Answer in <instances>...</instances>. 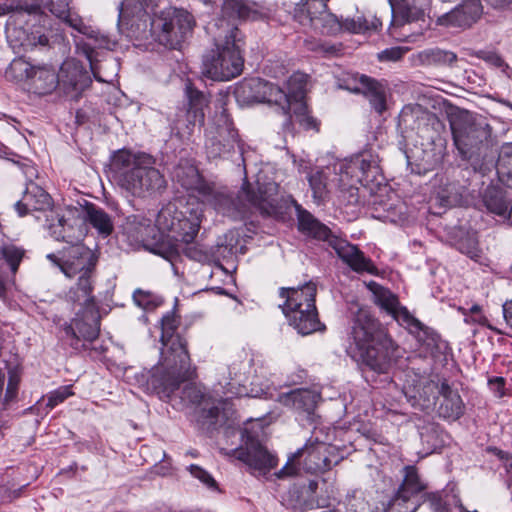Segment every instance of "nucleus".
<instances>
[{
	"mask_svg": "<svg viewBox=\"0 0 512 512\" xmlns=\"http://www.w3.org/2000/svg\"><path fill=\"white\" fill-rule=\"evenodd\" d=\"M383 177L371 154L362 153L348 159L337 160L308 176V182L316 201H325L336 195L349 205L365 202L367 195L376 196L386 191Z\"/></svg>",
	"mask_w": 512,
	"mask_h": 512,
	"instance_id": "obj_1",
	"label": "nucleus"
},
{
	"mask_svg": "<svg viewBox=\"0 0 512 512\" xmlns=\"http://www.w3.org/2000/svg\"><path fill=\"white\" fill-rule=\"evenodd\" d=\"M270 15V9L247 0H224L222 18L213 24L215 49L204 56L202 74L215 81H228L240 75L244 60L242 40L235 24L237 19L261 20Z\"/></svg>",
	"mask_w": 512,
	"mask_h": 512,
	"instance_id": "obj_2",
	"label": "nucleus"
},
{
	"mask_svg": "<svg viewBox=\"0 0 512 512\" xmlns=\"http://www.w3.org/2000/svg\"><path fill=\"white\" fill-rule=\"evenodd\" d=\"M175 180L188 192L190 197L199 200L183 204L169 203L163 207L156 217V224H200L203 221L202 206L211 204L223 214L231 215L235 203L225 194L215 193L213 187L206 183L199 174L198 169L189 163H180L173 172Z\"/></svg>",
	"mask_w": 512,
	"mask_h": 512,
	"instance_id": "obj_3",
	"label": "nucleus"
},
{
	"mask_svg": "<svg viewBox=\"0 0 512 512\" xmlns=\"http://www.w3.org/2000/svg\"><path fill=\"white\" fill-rule=\"evenodd\" d=\"M351 333L360 350L362 363L378 374L388 373L399 356V348L381 324L368 311L359 309Z\"/></svg>",
	"mask_w": 512,
	"mask_h": 512,
	"instance_id": "obj_4",
	"label": "nucleus"
},
{
	"mask_svg": "<svg viewBox=\"0 0 512 512\" xmlns=\"http://www.w3.org/2000/svg\"><path fill=\"white\" fill-rule=\"evenodd\" d=\"M161 343V357L152 384L161 398H170L183 382L194 377L195 369L191 367L186 342L179 335L165 336Z\"/></svg>",
	"mask_w": 512,
	"mask_h": 512,
	"instance_id": "obj_5",
	"label": "nucleus"
},
{
	"mask_svg": "<svg viewBox=\"0 0 512 512\" xmlns=\"http://www.w3.org/2000/svg\"><path fill=\"white\" fill-rule=\"evenodd\" d=\"M155 160L145 153L119 150L113 157L117 181L134 196L145 197L165 185L163 175L154 167Z\"/></svg>",
	"mask_w": 512,
	"mask_h": 512,
	"instance_id": "obj_6",
	"label": "nucleus"
},
{
	"mask_svg": "<svg viewBox=\"0 0 512 512\" xmlns=\"http://www.w3.org/2000/svg\"><path fill=\"white\" fill-rule=\"evenodd\" d=\"M257 193L249 189L248 184H244L243 193L250 205L258 210L262 215L272 217L277 221H288L295 215L298 224H320L316 222L310 212L303 209L291 196L282 197L277 201L274 196L278 192L276 182L261 183L257 180Z\"/></svg>",
	"mask_w": 512,
	"mask_h": 512,
	"instance_id": "obj_7",
	"label": "nucleus"
},
{
	"mask_svg": "<svg viewBox=\"0 0 512 512\" xmlns=\"http://www.w3.org/2000/svg\"><path fill=\"white\" fill-rule=\"evenodd\" d=\"M317 288L313 282L297 288H281L280 296L285 302L280 305L288 322L299 334L309 335L324 326L318 318L315 305Z\"/></svg>",
	"mask_w": 512,
	"mask_h": 512,
	"instance_id": "obj_8",
	"label": "nucleus"
},
{
	"mask_svg": "<svg viewBox=\"0 0 512 512\" xmlns=\"http://www.w3.org/2000/svg\"><path fill=\"white\" fill-rule=\"evenodd\" d=\"M219 111L208 122L205 129V149L209 159H217L229 154L237 144L244 167L247 166V158L243 155L242 146L238 144V133L233 127V123L223 107L222 103L218 106Z\"/></svg>",
	"mask_w": 512,
	"mask_h": 512,
	"instance_id": "obj_9",
	"label": "nucleus"
},
{
	"mask_svg": "<svg viewBox=\"0 0 512 512\" xmlns=\"http://www.w3.org/2000/svg\"><path fill=\"white\" fill-rule=\"evenodd\" d=\"M195 25L193 16L184 9L169 7L151 21V31L158 42L171 49H177L192 32Z\"/></svg>",
	"mask_w": 512,
	"mask_h": 512,
	"instance_id": "obj_10",
	"label": "nucleus"
},
{
	"mask_svg": "<svg viewBox=\"0 0 512 512\" xmlns=\"http://www.w3.org/2000/svg\"><path fill=\"white\" fill-rule=\"evenodd\" d=\"M6 77L17 82H26L39 95L49 94L59 85V77L53 66L32 64L23 58L14 59L10 63Z\"/></svg>",
	"mask_w": 512,
	"mask_h": 512,
	"instance_id": "obj_11",
	"label": "nucleus"
},
{
	"mask_svg": "<svg viewBox=\"0 0 512 512\" xmlns=\"http://www.w3.org/2000/svg\"><path fill=\"white\" fill-rule=\"evenodd\" d=\"M298 230L308 238L327 242L354 271L373 272L374 265L372 262L355 245L332 234L328 226H298Z\"/></svg>",
	"mask_w": 512,
	"mask_h": 512,
	"instance_id": "obj_12",
	"label": "nucleus"
},
{
	"mask_svg": "<svg viewBox=\"0 0 512 512\" xmlns=\"http://www.w3.org/2000/svg\"><path fill=\"white\" fill-rule=\"evenodd\" d=\"M307 86V75L296 72L287 81V91H284L286 100L278 103L283 114L287 116L284 127L288 128L293 118L305 129H314L317 123L307 112L304 97Z\"/></svg>",
	"mask_w": 512,
	"mask_h": 512,
	"instance_id": "obj_13",
	"label": "nucleus"
},
{
	"mask_svg": "<svg viewBox=\"0 0 512 512\" xmlns=\"http://www.w3.org/2000/svg\"><path fill=\"white\" fill-rule=\"evenodd\" d=\"M243 444L235 449L221 448L222 454L234 457L243 462L249 470L265 475L277 465V458L262 443L251 435L246 429L240 431Z\"/></svg>",
	"mask_w": 512,
	"mask_h": 512,
	"instance_id": "obj_14",
	"label": "nucleus"
},
{
	"mask_svg": "<svg viewBox=\"0 0 512 512\" xmlns=\"http://www.w3.org/2000/svg\"><path fill=\"white\" fill-rule=\"evenodd\" d=\"M146 247L157 254L178 253L181 245L191 244L198 234L199 226H177L179 230L174 231V226H145Z\"/></svg>",
	"mask_w": 512,
	"mask_h": 512,
	"instance_id": "obj_15",
	"label": "nucleus"
},
{
	"mask_svg": "<svg viewBox=\"0 0 512 512\" xmlns=\"http://www.w3.org/2000/svg\"><path fill=\"white\" fill-rule=\"evenodd\" d=\"M253 359L246 349L234 351L226 368L219 371L218 384L227 397L246 394L244 383L252 366Z\"/></svg>",
	"mask_w": 512,
	"mask_h": 512,
	"instance_id": "obj_16",
	"label": "nucleus"
},
{
	"mask_svg": "<svg viewBox=\"0 0 512 512\" xmlns=\"http://www.w3.org/2000/svg\"><path fill=\"white\" fill-rule=\"evenodd\" d=\"M451 129L455 146L464 159H470L491 135L490 125L482 119L454 122Z\"/></svg>",
	"mask_w": 512,
	"mask_h": 512,
	"instance_id": "obj_17",
	"label": "nucleus"
},
{
	"mask_svg": "<svg viewBox=\"0 0 512 512\" xmlns=\"http://www.w3.org/2000/svg\"><path fill=\"white\" fill-rule=\"evenodd\" d=\"M92 283L91 278L86 276H80L75 287H72L67 293V299L73 304H77L81 307L80 311H87L88 316V330L83 331V322H77V328L84 336L88 339L97 338L100 331V315L99 311L92 295Z\"/></svg>",
	"mask_w": 512,
	"mask_h": 512,
	"instance_id": "obj_18",
	"label": "nucleus"
},
{
	"mask_svg": "<svg viewBox=\"0 0 512 512\" xmlns=\"http://www.w3.org/2000/svg\"><path fill=\"white\" fill-rule=\"evenodd\" d=\"M235 96L238 102L247 105L266 102L278 106L279 102L286 100L283 89L261 78L245 79L239 83Z\"/></svg>",
	"mask_w": 512,
	"mask_h": 512,
	"instance_id": "obj_19",
	"label": "nucleus"
},
{
	"mask_svg": "<svg viewBox=\"0 0 512 512\" xmlns=\"http://www.w3.org/2000/svg\"><path fill=\"white\" fill-rule=\"evenodd\" d=\"M368 287L373 294L375 304L390 314L400 325L411 330L422 328L421 322L411 315L406 307L400 305L398 297L389 289L375 282H371Z\"/></svg>",
	"mask_w": 512,
	"mask_h": 512,
	"instance_id": "obj_20",
	"label": "nucleus"
},
{
	"mask_svg": "<svg viewBox=\"0 0 512 512\" xmlns=\"http://www.w3.org/2000/svg\"><path fill=\"white\" fill-rule=\"evenodd\" d=\"M441 382L440 379L435 380L415 374L404 387L405 395L413 406L421 410L431 409L440 395Z\"/></svg>",
	"mask_w": 512,
	"mask_h": 512,
	"instance_id": "obj_21",
	"label": "nucleus"
},
{
	"mask_svg": "<svg viewBox=\"0 0 512 512\" xmlns=\"http://www.w3.org/2000/svg\"><path fill=\"white\" fill-rule=\"evenodd\" d=\"M59 84L62 85L66 93L72 94L77 98L91 84V78L87 70L81 63L73 58L66 59L59 73Z\"/></svg>",
	"mask_w": 512,
	"mask_h": 512,
	"instance_id": "obj_22",
	"label": "nucleus"
},
{
	"mask_svg": "<svg viewBox=\"0 0 512 512\" xmlns=\"http://www.w3.org/2000/svg\"><path fill=\"white\" fill-rule=\"evenodd\" d=\"M483 13L480 0H462L451 11L438 18V24L447 27H469L476 22Z\"/></svg>",
	"mask_w": 512,
	"mask_h": 512,
	"instance_id": "obj_23",
	"label": "nucleus"
},
{
	"mask_svg": "<svg viewBox=\"0 0 512 512\" xmlns=\"http://www.w3.org/2000/svg\"><path fill=\"white\" fill-rule=\"evenodd\" d=\"M95 258L91 249L84 245H76L70 248L67 258L61 266L62 272L69 278L81 273L80 276L91 278V274L96 265Z\"/></svg>",
	"mask_w": 512,
	"mask_h": 512,
	"instance_id": "obj_24",
	"label": "nucleus"
},
{
	"mask_svg": "<svg viewBox=\"0 0 512 512\" xmlns=\"http://www.w3.org/2000/svg\"><path fill=\"white\" fill-rule=\"evenodd\" d=\"M51 207L50 195L39 185L30 181L22 199L15 203L14 209L19 216H24L30 211L44 212Z\"/></svg>",
	"mask_w": 512,
	"mask_h": 512,
	"instance_id": "obj_25",
	"label": "nucleus"
},
{
	"mask_svg": "<svg viewBox=\"0 0 512 512\" xmlns=\"http://www.w3.org/2000/svg\"><path fill=\"white\" fill-rule=\"evenodd\" d=\"M182 399L188 400L192 404H202L199 414V422L202 425H207V429L214 427L218 424L220 418V409L218 406L209 405L204 399V394L197 386L189 384L186 385L182 391Z\"/></svg>",
	"mask_w": 512,
	"mask_h": 512,
	"instance_id": "obj_26",
	"label": "nucleus"
},
{
	"mask_svg": "<svg viewBox=\"0 0 512 512\" xmlns=\"http://www.w3.org/2000/svg\"><path fill=\"white\" fill-rule=\"evenodd\" d=\"M355 79L359 83V86L355 88V91L364 94L376 112L379 114L383 113L387 108L386 86L382 82L363 74L357 75Z\"/></svg>",
	"mask_w": 512,
	"mask_h": 512,
	"instance_id": "obj_27",
	"label": "nucleus"
},
{
	"mask_svg": "<svg viewBox=\"0 0 512 512\" xmlns=\"http://www.w3.org/2000/svg\"><path fill=\"white\" fill-rule=\"evenodd\" d=\"M439 396H442V401L438 408L439 415L452 420L460 418L464 411L462 399L458 392L449 386L446 380H442L441 382Z\"/></svg>",
	"mask_w": 512,
	"mask_h": 512,
	"instance_id": "obj_28",
	"label": "nucleus"
},
{
	"mask_svg": "<svg viewBox=\"0 0 512 512\" xmlns=\"http://www.w3.org/2000/svg\"><path fill=\"white\" fill-rule=\"evenodd\" d=\"M446 228L447 235L450 236V243L461 253L475 260L480 257L478 241L474 235L466 232L463 226H446Z\"/></svg>",
	"mask_w": 512,
	"mask_h": 512,
	"instance_id": "obj_29",
	"label": "nucleus"
},
{
	"mask_svg": "<svg viewBox=\"0 0 512 512\" xmlns=\"http://www.w3.org/2000/svg\"><path fill=\"white\" fill-rule=\"evenodd\" d=\"M319 399L320 395L309 389H296L279 396L280 402L284 405L308 413H311L315 409Z\"/></svg>",
	"mask_w": 512,
	"mask_h": 512,
	"instance_id": "obj_30",
	"label": "nucleus"
},
{
	"mask_svg": "<svg viewBox=\"0 0 512 512\" xmlns=\"http://www.w3.org/2000/svg\"><path fill=\"white\" fill-rule=\"evenodd\" d=\"M185 94L188 99V117L192 122L204 123V108L208 104L207 96L196 89L190 81L186 82Z\"/></svg>",
	"mask_w": 512,
	"mask_h": 512,
	"instance_id": "obj_31",
	"label": "nucleus"
},
{
	"mask_svg": "<svg viewBox=\"0 0 512 512\" xmlns=\"http://www.w3.org/2000/svg\"><path fill=\"white\" fill-rule=\"evenodd\" d=\"M425 488L426 485L420 479L417 469L414 466H406L404 467L403 482L397 491V498L406 502L413 495L423 491Z\"/></svg>",
	"mask_w": 512,
	"mask_h": 512,
	"instance_id": "obj_32",
	"label": "nucleus"
},
{
	"mask_svg": "<svg viewBox=\"0 0 512 512\" xmlns=\"http://www.w3.org/2000/svg\"><path fill=\"white\" fill-rule=\"evenodd\" d=\"M47 9L78 32L86 33L87 27L76 13L71 12L67 0H60L58 2L51 1L47 4Z\"/></svg>",
	"mask_w": 512,
	"mask_h": 512,
	"instance_id": "obj_33",
	"label": "nucleus"
},
{
	"mask_svg": "<svg viewBox=\"0 0 512 512\" xmlns=\"http://www.w3.org/2000/svg\"><path fill=\"white\" fill-rule=\"evenodd\" d=\"M78 321L85 323L83 325V331L84 332L87 331L89 328V326L87 324V322L89 321L88 316H87V311H79L76 314V317L72 320L71 324L65 328V334L67 337L70 338V345L76 350L85 348L86 347L85 342L90 343L96 339V338H91V339L86 338L84 336V333H81L78 330V328L76 327Z\"/></svg>",
	"mask_w": 512,
	"mask_h": 512,
	"instance_id": "obj_34",
	"label": "nucleus"
},
{
	"mask_svg": "<svg viewBox=\"0 0 512 512\" xmlns=\"http://www.w3.org/2000/svg\"><path fill=\"white\" fill-rule=\"evenodd\" d=\"M51 236L57 241H63L74 248L83 240L87 233L86 226H50Z\"/></svg>",
	"mask_w": 512,
	"mask_h": 512,
	"instance_id": "obj_35",
	"label": "nucleus"
},
{
	"mask_svg": "<svg viewBox=\"0 0 512 512\" xmlns=\"http://www.w3.org/2000/svg\"><path fill=\"white\" fill-rule=\"evenodd\" d=\"M318 446H308L306 445L303 448L298 449L288 460L287 464L277 473V476L279 478H283L286 476L294 475L297 472V468L294 465V462L307 454V457L309 458V461L313 463V466L310 465L308 469H319L320 465L318 462L314 461V458L316 457V454L319 453Z\"/></svg>",
	"mask_w": 512,
	"mask_h": 512,
	"instance_id": "obj_36",
	"label": "nucleus"
},
{
	"mask_svg": "<svg viewBox=\"0 0 512 512\" xmlns=\"http://www.w3.org/2000/svg\"><path fill=\"white\" fill-rule=\"evenodd\" d=\"M87 59L90 63V69L94 78L99 82L109 83L113 80L114 72L118 68L116 60L112 57L105 59L103 63L98 64L94 61L92 53H87Z\"/></svg>",
	"mask_w": 512,
	"mask_h": 512,
	"instance_id": "obj_37",
	"label": "nucleus"
},
{
	"mask_svg": "<svg viewBox=\"0 0 512 512\" xmlns=\"http://www.w3.org/2000/svg\"><path fill=\"white\" fill-rule=\"evenodd\" d=\"M401 13L406 21H416L425 15L431 0H401Z\"/></svg>",
	"mask_w": 512,
	"mask_h": 512,
	"instance_id": "obj_38",
	"label": "nucleus"
},
{
	"mask_svg": "<svg viewBox=\"0 0 512 512\" xmlns=\"http://www.w3.org/2000/svg\"><path fill=\"white\" fill-rule=\"evenodd\" d=\"M78 215L89 224H111L110 217L99 207L92 203L86 204L78 211Z\"/></svg>",
	"mask_w": 512,
	"mask_h": 512,
	"instance_id": "obj_39",
	"label": "nucleus"
},
{
	"mask_svg": "<svg viewBox=\"0 0 512 512\" xmlns=\"http://www.w3.org/2000/svg\"><path fill=\"white\" fill-rule=\"evenodd\" d=\"M143 12L141 3L138 0H123L119 5V23L128 25L134 17H140Z\"/></svg>",
	"mask_w": 512,
	"mask_h": 512,
	"instance_id": "obj_40",
	"label": "nucleus"
},
{
	"mask_svg": "<svg viewBox=\"0 0 512 512\" xmlns=\"http://www.w3.org/2000/svg\"><path fill=\"white\" fill-rule=\"evenodd\" d=\"M0 253L5 261L9 264L11 271L16 273L24 256V250L14 245H3L0 249Z\"/></svg>",
	"mask_w": 512,
	"mask_h": 512,
	"instance_id": "obj_41",
	"label": "nucleus"
},
{
	"mask_svg": "<svg viewBox=\"0 0 512 512\" xmlns=\"http://www.w3.org/2000/svg\"><path fill=\"white\" fill-rule=\"evenodd\" d=\"M244 227H234L233 229H230L229 232L225 235V242L222 243L223 246L226 248H229L230 250H237L238 247L240 251L243 250L242 245V234L244 233Z\"/></svg>",
	"mask_w": 512,
	"mask_h": 512,
	"instance_id": "obj_42",
	"label": "nucleus"
},
{
	"mask_svg": "<svg viewBox=\"0 0 512 512\" xmlns=\"http://www.w3.org/2000/svg\"><path fill=\"white\" fill-rule=\"evenodd\" d=\"M72 395L73 391L70 385L60 387L50 393L48 397L47 406H49L50 408H54L56 405L63 402L65 399Z\"/></svg>",
	"mask_w": 512,
	"mask_h": 512,
	"instance_id": "obj_43",
	"label": "nucleus"
},
{
	"mask_svg": "<svg viewBox=\"0 0 512 512\" xmlns=\"http://www.w3.org/2000/svg\"><path fill=\"white\" fill-rule=\"evenodd\" d=\"M485 204L488 210L497 214L505 215L508 211V206L501 196L485 197Z\"/></svg>",
	"mask_w": 512,
	"mask_h": 512,
	"instance_id": "obj_44",
	"label": "nucleus"
},
{
	"mask_svg": "<svg viewBox=\"0 0 512 512\" xmlns=\"http://www.w3.org/2000/svg\"><path fill=\"white\" fill-rule=\"evenodd\" d=\"M188 469L193 477L199 479L208 488H216V481L206 470L197 465H190Z\"/></svg>",
	"mask_w": 512,
	"mask_h": 512,
	"instance_id": "obj_45",
	"label": "nucleus"
},
{
	"mask_svg": "<svg viewBox=\"0 0 512 512\" xmlns=\"http://www.w3.org/2000/svg\"><path fill=\"white\" fill-rule=\"evenodd\" d=\"M423 502L428 503L434 512H446V506L442 496L438 492L425 493Z\"/></svg>",
	"mask_w": 512,
	"mask_h": 512,
	"instance_id": "obj_46",
	"label": "nucleus"
},
{
	"mask_svg": "<svg viewBox=\"0 0 512 512\" xmlns=\"http://www.w3.org/2000/svg\"><path fill=\"white\" fill-rule=\"evenodd\" d=\"M407 50V48L399 46L387 48L378 53V59L380 61H398L404 56Z\"/></svg>",
	"mask_w": 512,
	"mask_h": 512,
	"instance_id": "obj_47",
	"label": "nucleus"
},
{
	"mask_svg": "<svg viewBox=\"0 0 512 512\" xmlns=\"http://www.w3.org/2000/svg\"><path fill=\"white\" fill-rule=\"evenodd\" d=\"M178 327V320L175 315L167 314L162 318V335L161 342L165 336L175 335L174 331Z\"/></svg>",
	"mask_w": 512,
	"mask_h": 512,
	"instance_id": "obj_48",
	"label": "nucleus"
},
{
	"mask_svg": "<svg viewBox=\"0 0 512 512\" xmlns=\"http://www.w3.org/2000/svg\"><path fill=\"white\" fill-rule=\"evenodd\" d=\"M133 299L139 307L144 309H149L156 305L152 300L151 293L142 290L135 291L133 294Z\"/></svg>",
	"mask_w": 512,
	"mask_h": 512,
	"instance_id": "obj_49",
	"label": "nucleus"
},
{
	"mask_svg": "<svg viewBox=\"0 0 512 512\" xmlns=\"http://www.w3.org/2000/svg\"><path fill=\"white\" fill-rule=\"evenodd\" d=\"M16 11L25 12L30 16H38L42 13L41 7L37 2L27 3V1H21L15 8Z\"/></svg>",
	"mask_w": 512,
	"mask_h": 512,
	"instance_id": "obj_50",
	"label": "nucleus"
},
{
	"mask_svg": "<svg viewBox=\"0 0 512 512\" xmlns=\"http://www.w3.org/2000/svg\"><path fill=\"white\" fill-rule=\"evenodd\" d=\"M477 57L483 59L484 61L490 63L491 65H493L495 67H501L503 65L502 58L495 52L479 51L477 53Z\"/></svg>",
	"mask_w": 512,
	"mask_h": 512,
	"instance_id": "obj_51",
	"label": "nucleus"
},
{
	"mask_svg": "<svg viewBox=\"0 0 512 512\" xmlns=\"http://www.w3.org/2000/svg\"><path fill=\"white\" fill-rule=\"evenodd\" d=\"M367 503L362 498L353 497L348 503V512H366Z\"/></svg>",
	"mask_w": 512,
	"mask_h": 512,
	"instance_id": "obj_52",
	"label": "nucleus"
},
{
	"mask_svg": "<svg viewBox=\"0 0 512 512\" xmlns=\"http://www.w3.org/2000/svg\"><path fill=\"white\" fill-rule=\"evenodd\" d=\"M489 385L497 397L504 395V379L502 377L489 380Z\"/></svg>",
	"mask_w": 512,
	"mask_h": 512,
	"instance_id": "obj_53",
	"label": "nucleus"
},
{
	"mask_svg": "<svg viewBox=\"0 0 512 512\" xmlns=\"http://www.w3.org/2000/svg\"><path fill=\"white\" fill-rule=\"evenodd\" d=\"M433 200L436 204H439V208L442 209L452 206L456 198L446 194H438Z\"/></svg>",
	"mask_w": 512,
	"mask_h": 512,
	"instance_id": "obj_54",
	"label": "nucleus"
},
{
	"mask_svg": "<svg viewBox=\"0 0 512 512\" xmlns=\"http://www.w3.org/2000/svg\"><path fill=\"white\" fill-rule=\"evenodd\" d=\"M502 313L505 324L512 329V300L502 305Z\"/></svg>",
	"mask_w": 512,
	"mask_h": 512,
	"instance_id": "obj_55",
	"label": "nucleus"
},
{
	"mask_svg": "<svg viewBox=\"0 0 512 512\" xmlns=\"http://www.w3.org/2000/svg\"><path fill=\"white\" fill-rule=\"evenodd\" d=\"M486 451L495 455L502 461L510 462V465H512V457L507 452H504L496 447H488Z\"/></svg>",
	"mask_w": 512,
	"mask_h": 512,
	"instance_id": "obj_56",
	"label": "nucleus"
},
{
	"mask_svg": "<svg viewBox=\"0 0 512 512\" xmlns=\"http://www.w3.org/2000/svg\"><path fill=\"white\" fill-rule=\"evenodd\" d=\"M472 322L482 326H486L491 330L497 331L498 333H502L501 330L494 328L489 324L487 317L483 313L472 315Z\"/></svg>",
	"mask_w": 512,
	"mask_h": 512,
	"instance_id": "obj_57",
	"label": "nucleus"
},
{
	"mask_svg": "<svg viewBox=\"0 0 512 512\" xmlns=\"http://www.w3.org/2000/svg\"><path fill=\"white\" fill-rule=\"evenodd\" d=\"M435 55H436L437 59L443 60V61L448 62V63H453L457 59L456 54L453 53V52H450V51H440V50H438L435 53Z\"/></svg>",
	"mask_w": 512,
	"mask_h": 512,
	"instance_id": "obj_58",
	"label": "nucleus"
},
{
	"mask_svg": "<svg viewBox=\"0 0 512 512\" xmlns=\"http://www.w3.org/2000/svg\"><path fill=\"white\" fill-rule=\"evenodd\" d=\"M186 254L197 261H202L207 258V255L203 253L201 250L197 249L196 247H190L187 248Z\"/></svg>",
	"mask_w": 512,
	"mask_h": 512,
	"instance_id": "obj_59",
	"label": "nucleus"
},
{
	"mask_svg": "<svg viewBox=\"0 0 512 512\" xmlns=\"http://www.w3.org/2000/svg\"><path fill=\"white\" fill-rule=\"evenodd\" d=\"M17 383H13L12 379L9 381L6 390V400H11L16 395Z\"/></svg>",
	"mask_w": 512,
	"mask_h": 512,
	"instance_id": "obj_60",
	"label": "nucleus"
},
{
	"mask_svg": "<svg viewBox=\"0 0 512 512\" xmlns=\"http://www.w3.org/2000/svg\"><path fill=\"white\" fill-rule=\"evenodd\" d=\"M490 5L496 8H502L510 4L512 0H486Z\"/></svg>",
	"mask_w": 512,
	"mask_h": 512,
	"instance_id": "obj_61",
	"label": "nucleus"
},
{
	"mask_svg": "<svg viewBox=\"0 0 512 512\" xmlns=\"http://www.w3.org/2000/svg\"><path fill=\"white\" fill-rule=\"evenodd\" d=\"M293 162H294V164L297 166L298 171H299L300 173H302V172H306V171H307V169H308V165H307V163H306V161H305V160L300 159L299 161H297V160H296V158L293 156Z\"/></svg>",
	"mask_w": 512,
	"mask_h": 512,
	"instance_id": "obj_62",
	"label": "nucleus"
},
{
	"mask_svg": "<svg viewBox=\"0 0 512 512\" xmlns=\"http://www.w3.org/2000/svg\"><path fill=\"white\" fill-rule=\"evenodd\" d=\"M99 230V233L103 236H108L113 231V226H96Z\"/></svg>",
	"mask_w": 512,
	"mask_h": 512,
	"instance_id": "obj_63",
	"label": "nucleus"
},
{
	"mask_svg": "<svg viewBox=\"0 0 512 512\" xmlns=\"http://www.w3.org/2000/svg\"><path fill=\"white\" fill-rule=\"evenodd\" d=\"M469 312H470V314H472V315L481 314V313H482V307H481V306H479L478 304H475V305H473V306L469 309Z\"/></svg>",
	"mask_w": 512,
	"mask_h": 512,
	"instance_id": "obj_64",
	"label": "nucleus"
}]
</instances>
